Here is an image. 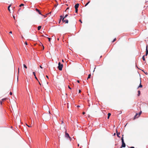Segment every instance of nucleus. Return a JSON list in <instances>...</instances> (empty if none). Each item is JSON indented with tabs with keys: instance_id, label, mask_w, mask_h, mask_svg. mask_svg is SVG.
<instances>
[{
	"instance_id": "aec40b11",
	"label": "nucleus",
	"mask_w": 148,
	"mask_h": 148,
	"mask_svg": "<svg viewBox=\"0 0 148 148\" xmlns=\"http://www.w3.org/2000/svg\"><path fill=\"white\" fill-rule=\"evenodd\" d=\"M78 11V9H75V12L76 13H77Z\"/></svg>"
},
{
	"instance_id": "37998d69",
	"label": "nucleus",
	"mask_w": 148,
	"mask_h": 148,
	"mask_svg": "<svg viewBox=\"0 0 148 148\" xmlns=\"http://www.w3.org/2000/svg\"><path fill=\"white\" fill-rule=\"evenodd\" d=\"M110 116H108V119H109V117H110Z\"/></svg>"
},
{
	"instance_id": "0eeeda50",
	"label": "nucleus",
	"mask_w": 148,
	"mask_h": 148,
	"mask_svg": "<svg viewBox=\"0 0 148 148\" xmlns=\"http://www.w3.org/2000/svg\"><path fill=\"white\" fill-rule=\"evenodd\" d=\"M79 3L76 4L75 6V9H78V8L79 7Z\"/></svg>"
},
{
	"instance_id": "c03bdc74",
	"label": "nucleus",
	"mask_w": 148,
	"mask_h": 148,
	"mask_svg": "<svg viewBox=\"0 0 148 148\" xmlns=\"http://www.w3.org/2000/svg\"><path fill=\"white\" fill-rule=\"evenodd\" d=\"M42 36H43V37H46V36H44V35H42Z\"/></svg>"
},
{
	"instance_id": "f03ea898",
	"label": "nucleus",
	"mask_w": 148,
	"mask_h": 148,
	"mask_svg": "<svg viewBox=\"0 0 148 148\" xmlns=\"http://www.w3.org/2000/svg\"><path fill=\"white\" fill-rule=\"evenodd\" d=\"M123 135L122 136V137L121 138V141L122 143V145L121 146V148H122V147H125V143L123 138Z\"/></svg>"
},
{
	"instance_id": "2eb2a0df",
	"label": "nucleus",
	"mask_w": 148,
	"mask_h": 148,
	"mask_svg": "<svg viewBox=\"0 0 148 148\" xmlns=\"http://www.w3.org/2000/svg\"><path fill=\"white\" fill-rule=\"evenodd\" d=\"M138 96H139L140 95V90H138Z\"/></svg>"
},
{
	"instance_id": "3c124183",
	"label": "nucleus",
	"mask_w": 148,
	"mask_h": 148,
	"mask_svg": "<svg viewBox=\"0 0 148 148\" xmlns=\"http://www.w3.org/2000/svg\"><path fill=\"white\" fill-rule=\"evenodd\" d=\"M77 107H80V106H77Z\"/></svg>"
},
{
	"instance_id": "13d9d810",
	"label": "nucleus",
	"mask_w": 148,
	"mask_h": 148,
	"mask_svg": "<svg viewBox=\"0 0 148 148\" xmlns=\"http://www.w3.org/2000/svg\"><path fill=\"white\" fill-rule=\"evenodd\" d=\"M58 40H59V38H58Z\"/></svg>"
},
{
	"instance_id": "a211bd4d",
	"label": "nucleus",
	"mask_w": 148,
	"mask_h": 148,
	"mask_svg": "<svg viewBox=\"0 0 148 148\" xmlns=\"http://www.w3.org/2000/svg\"><path fill=\"white\" fill-rule=\"evenodd\" d=\"M23 66L24 68H25L26 69H27V67L26 66L25 64H23Z\"/></svg>"
},
{
	"instance_id": "bb28decb",
	"label": "nucleus",
	"mask_w": 148,
	"mask_h": 148,
	"mask_svg": "<svg viewBox=\"0 0 148 148\" xmlns=\"http://www.w3.org/2000/svg\"><path fill=\"white\" fill-rule=\"evenodd\" d=\"M10 95H12V93L11 92H10Z\"/></svg>"
},
{
	"instance_id": "4468645a",
	"label": "nucleus",
	"mask_w": 148,
	"mask_h": 148,
	"mask_svg": "<svg viewBox=\"0 0 148 148\" xmlns=\"http://www.w3.org/2000/svg\"><path fill=\"white\" fill-rule=\"evenodd\" d=\"M91 76V75L90 74H89L88 75V77L87 78V79H88L90 78V77Z\"/></svg>"
},
{
	"instance_id": "09e8293b",
	"label": "nucleus",
	"mask_w": 148,
	"mask_h": 148,
	"mask_svg": "<svg viewBox=\"0 0 148 148\" xmlns=\"http://www.w3.org/2000/svg\"><path fill=\"white\" fill-rule=\"evenodd\" d=\"M62 62H64V61L63 60H62Z\"/></svg>"
},
{
	"instance_id": "5fc2aeb1",
	"label": "nucleus",
	"mask_w": 148,
	"mask_h": 148,
	"mask_svg": "<svg viewBox=\"0 0 148 148\" xmlns=\"http://www.w3.org/2000/svg\"><path fill=\"white\" fill-rule=\"evenodd\" d=\"M20 9H21V8H20L19 9V10H18V11H19V10H20Z\"/></svg>"
},
{
	"instance_id": "864d4df0",
	"label": "nucleus",
	"mask_w": 148,
	"mask_h": 148,
	"mask_svg": "<svg viewBox=\"0 0 148 148\" xmlns=\"http://www.w3.org/2000/svg\"><path fill=\"white\" fill-rule=\"evenodd\" d=\"M115 134H115V133H114V135H115Z\"/></svg>"
},
{
	"instance_id": "2f4dec72",
	"label": "nucleus",
	"mask_w": 148,
	"mask_h": 148,
	"mask_svg": "<svg viewBox=\"0 0 148 148\" xmlns=\"http://www.w3.org/2000/svg\"><path fill=\"white\" fill-rule=\"evenodd\" d=\"M68 88L69 89H71V88L70 87V86H68Z\"/></svg>"
},
{
	"instance_id": "dca6fc26",
	"label": "nucleus",
	"mask_w": 148,
	"mask_h": 148,
	"mask_svg": "<svg viewBox=\"0 0 148 148\" xmlns=\"http://www.w3.org/2000/svg\"><path fill=\"white\" fill-rule=\"evenodd\" d=\"M145 55L143 56L142 57V59L143 61H145Z\"/></svg>"
},
{
	"instance_id": "72a5a7b5",
	"label": "nucleus",
	"mask_w": 148,
	"mask_h": 148,
	"mask_svg": "<svg viewBox=\"0 0 148 148\" xmlns=\"http://www.w3.org/2000/svg\"><path fill=\"white\" fill-rule=\"evenodd\" d=\"M25 44L26 45H27V42H25Z\"/></svg>"
},
{
	"instance_id": "c9c22d12",
	"label": "nucleus",
	"mask_w": 148,
	"mask_h": 148,
	"mask_svg": "<svg viewBox=\"0 0 148 148\" xmlns=\"http://www.w3.org/2000/svg\"><path fill=\"white\" fill-rule=\"evenodd\" d=\"M82 114H85V112H82Z\"/></svg>"
},
{
	"instance_id": "f8f14e48",
	"label": "nucleus",
	"mask_w": 148,
	"mask_h": 148,
	"mask_svg": "<svg viewBox=\"0 0 148 148\" xmlns=\"http://www.w3.org/2000/svg\"><path fill=\"white\" fill-rule=\"evenodd\" d=\"M11 6V5L10 4L8 7V10L10 12V8Z\"/></svg>"
},
{
	"instance_id": "473e14b6",
	"label": "nucleus",
	"mask_w": 148,
	"mask_h": 148,
	"mask_svg": "<svg viewBox=\"0 0 148 148\" xmlns=\"http://www.w3.org/2000/svg\"><path fill=\"white\" fill-rule=\"evenodd\" d=\"M62 18H61L60 19V20L59 21V23H60V21H61V19H62Z\"/></svg>"
},
{
	"instance_id": "f3484780",
	"label": "nucleus",
	"mask_w": 148,
	"mask_h": 148,
	"mask_svg": "<svg viewBox=\"0 0 148 148\" xmlns=\"http://www.w3.org/2000/svg\"><path fill=\"white\" fill-rule=\"evenodd\" d=\"M141 113H142V111H140V112H139L138 114V117H139L140 116V115L141 114Z\"/></svg>"
},
{
	"instance_id": "c756f323",
	"label": "nucleus",
	"mask_w": 148,
	"mask_h": 148,
	"mask_svg": "<svg viewBox=\"0 0 148 148\" xmlns=\"http://www.w3.org/2000/svg\"><path fill=\"white\" fill-rule=\"evenodd\" d=\"M13 17L14 19L15 20V16H13Z\"/></svg>"
},
{
	"instance_id": "58836bf2",
	"label": "nucleus",
	"mask_w": 148,
	"mask_h": 148,
	"mask_svg": "<svg viewBox=\"0 0 148 148\" xmlns=\"http://www.w3.org/2000/svg\"><path fill=\"white\" fill-rule=\"evenodd\" d=\"M6 99L5 98V99H2V100L3 101H4V100H5Z\"/></svg>"
},
{
	"instance_id": "a19ab883",
	"label": "nucleus",
	"mask_w": 148,
	"mask_h": 148,
	"mask_svg": "<svg viewBox=\"0 0 148 148\" xmlns=\"http://www.w3.org/2000/svg\"><path fill=\"white\" fill-rule=\"evenodd\" d=\"M18 73H19V68H18Z\"/></svg>"
},
{
	"instance_id": "ddd939ff",
	"label": "nucleus",
	"mask_w": 148,
	"mask_h": 148,
	"mask_svg": "<svg viewBox=\"0 0 148 148\" xmlns=\"http://www.w3.org/2000/svg\"><path fill=\"white\" fill-rule=\"evenodd\" d=\"M41 28V26H39L38 27V30H40Z\"/></svg>"
},
{
	"instance_id": "7c9ffc66",
	"label": "nucleus",
	"mask_w": 148,
	"mask_h": 148,
	"mask_svg": "<svg viewBox=\"0 0 148 148\" xmlns=\"http://www.w3.org/2000/svg\"><path fill=\"white\" fill-rule=\"evenodd\" d=\"M81 90H79V93H80L81 92Z\"/></svg>"
},
{
	"instance_id": "de8ad7c7",
	"label": "nucleus",
	"mask_w": 148,
	"mask_h": 148,
	"mask_svg": "<svg viewBox=\"0 0 148 148\" xmlns=\"http://www.w3.org/2000/svg\"><path fill=\"white\" fill-rule=\"evenodd\" d=\"M69 9V8H67L66 9V10H67L68 9Z\"/></svg>"
},
{
	"instance_id": "cd10ccee",
	"label": "nucleus",
	"mask_w": 148,
	"mask_h": 148,
	"mask_svg": "<svg viewBox=\"0 0 148 148\" xmlns=\"http://www.w3.org/2000/svg\"><path fill=\"white\" fill-rule=\"evenodd\" d=\"M40 45H42V46L43 45L41 43V42H40Z\"/></svg>"
},
{
	"instance_id": "4c0bfd02",
	"label": "nucleus",
	"mask_w": 148,
	"mask_h": 148,
	"mask_svg": "<svg viewBox=\"0 0 148 148\" xmlns=\"http://www.w3.org/2000/svg\"><path fill=\"white\" fill-rule=\"evenodd\" d=\"M38 82V83H39V84H40V85L41 86V84L39 82V81Z\"/></svg>"
},
{
	"instance_id": "7ed1b4c3",
	"label": "nucleus",
	"mask_w": 148,
	"mask_h": 148,
	"mask_svg": "<svg viewBox=\"0 0 148 148\" xmlns=\"http://www.w3.org/2000/svg\"><path fill=\"white\" fill-rule=\"evenodd\" d=\"M63 65L62 64H61L60 62H59L58 64V67L59 70L60 71H61L62 70V68L63 67Z\"/></svg>"
},
{
	"instance_id": "f257e3e1",
	"label": "nucleus",
	"mask_w": 148,
	"mask_h": 148,
	"mask_svg": "<svg viewBox=\"0 0 148 148\" xmlns=\"http://www.w3.org/2000/svg\"><path fill=\"white\" fill-rule=\"evenodd\" d=\"M65 138H66L67 139L69 140V141H70L71 140V138L69 136V134L67 132L66 130L65 132Z\"/></svg>"
},
{
	"instance_id": "6e6552de",
	"label": "nucleus",
	"mask_w": 148,
	"mask_h": 148,
	"mask_svg": "<svg viewBox=\"0 0 148 148\" xmlns=\"http://www.w3.org/2000/svg\"><path fill=\"white\" fill-rule=\"evenodd\" d=\"M36 10L37 12L39 14L42 15L41 12H40L39 10L38 9L36 8L35 9Z\"/></svg>"
},
{
	"instance_id": "412c9836",
	"label": "nucleus",
	"mask_w": 148,
	"mask_h": 148,
	"mask_svg": "<svg viewBox=\"0 0 148 148\" xmlns=\"http://www.w3.org/2000/svg\"><path fill=\"white\" fill-rule=\"evenodd\" d=\"M68 14H66V15L63 18H66V17H67V16H68Z\"/></svg>"
},
{
	"instance_id": "393cba45",
	"label": "nucleus",
	"mask_w": 148,
	"mask_h": 148,
	"mask_svg": "<svg viewBox=\"0 0 148 148\" xmlns=\"http://www.w3.org/2000/svg\"><path fill=\"white\" fill-rule=\"evenodd\" d=\"M110 115H111V114L110 113H109L108 114V116H110Z\"/></svg>"
},
{
	"instance_id": "39448f33",
	"label": "nucleus",
	"mask_w": 148,
	"mask_h": 148,
	"mask_svg": "<svg viewBox=\"0 0 148 148\" xmlns=\"http://www.w3.org/2000/svg\"><path fill=\"white\" fill-rule=\"evenodd\" d=\"M148 54V50L147 49V46H146L145 56H147Z\"/></svg>"
},
{
	"instance_id": "5701e85b",
	"label": "nucleus",
	"mask_w": 148,
	"mask_h": 148,
	"mask_svg": "<svg viewBox=\"0 0 148 148\" xmlns=\"http://www.w3.org/2000/svg\"><path fill=\"white\" fill-rule=\"evenodd\" d=\"M48 39V40H49V41L50 42V40H51V38H47Z\"/></svg>"
},
{
	"instance_id": "9d476101",
	"label": "nucleus",
	"mask_w": 148,
	"mask_h": 148,
	"mask_svg": "<svg viewBox=\"0 0 148 148\" xmlns=\"http://www.w3.org/2000/svg\"><path fill=\"white\" fill-rule=\"evenodd\" d=\"M140 84L139 86H138V88H142L143 87L142 85L141 84V81L140 80Z\"/></svg>"
},
{
	"instance_id": "c85d7f7f",
	"label": "nucleus",
	"mask_w": 148,
	"mask_h": 148,
	"mask_svg": "<svg viewBox=\"0 0 148 148\" xmlns=\"http://www.w3.org/2000/svg\"><path fill=\"white\" fill-rule=\"evenodd\" d=\"M79 21L81 23H82V21L81 20H79Z\"/></svg>"
},
{
	"instance_id": "79ce46f5",
	"label": "nucleus",
	"mask_w": 148,
	"mask_h": 148,
	"mask_svg": "<svg viewBox=\"0 0 148 148\" xmlns=\"http://www.w3.org/2000/svg\"><path fill=\"white\" fill-rule=\"evenodd\" d=\"M40 67L41 68V69H42V66H40Z\"/></svg>"
},
{
	"instance_id": "8fccbe9b",
	"label": "nucleus",
	"mask_w": 148,
	"mask_h": 148,
	"mask_svg": "<svg viewBox=\"0 0 148 148\" xmlns=\"http://www.w3.org/2000/svg\"><path fill=\"white\" fill-rule=\"evenodd\" d=\"M47 16V15L46 14V15L45 16V17H46V16Z\"/></svg>"
},
{
	"instance_id": "f704fd0d",
	"label": "nucleus",
	"mask_w": 148,
	"mask_h": 148,
	"mask_svg": "<svg viewBox=\"0 0 148 148\" xmlns=\"http://www.w3.org/2000/svg\"><path fill=\"white\" fill-rule=\"evenodd\" d=\"M46 76L48 79H49V77L47 75H46Z\"/></svg>"
},
{
	"instance_id": "a878e982",
	"label": "nucleus",
	"mask_w": 148,
	"mask_h": 148,
	"mask_svg": "<svg viewBox=\"0 0 148 148\" xmlns=\"http://www.w3.org/2000/svg\"><path fill=\"white\" fill-rule=\"evenodd\" d=\"M26 125L29 127H31L32 126H29V125H27V124H26Z\"/></svg>"
},
{
	"instance_id": "20e7f679",
	"label": "nucleus",
	"mask_w": 148,
	"mask_h": 148,
	"mask_svg": "<svg viewBox=\"0 0 148 148\" xmlns=\"http://www.w3.org/2000/svg\"><path fill=\"white\" fill-rule=\"evenodd\" d=\"M64 18H62V21H63V22H64L65 23H68V20H64Z\"/></svg>"
},
{
	"instance_id": "49530a36",
	"label": "nucleus",
	"mask_w": 148,
	"mask_h": 148,
	"mask_svg": "<svg viewBox=\"0 0 148 148\" xmlns=\"http://www.w3.org/2000/svg\"><path fill=\"white\" fill-rule=\"evenodd\" d=\"M77 82L78 83H79V80H77Z\"/></svg>"
},
{
	"instance_id": "ea45409f",
	"label": "nucleus",
	"mask_w": 148,
	"mask_h": 148,
	"mask_svg": "<svg viewBox=\"0 0 148 148\" xmlns=\"http://www.w3.org/2000/svg\"><path fill=\"white\" fill-rule=\"evenodd\" d=\"M42 47H43V50H44V46L43 45H42Z\"/></svg>"
},
{
	"instance_id": "a18cd8bd",
	"label": "nucleus",
	"mask_w": 148,
	"mask_h": 148,
	"mask_svg": "<svg viewBox=\"0 0 148 148\" xmlns=\"http://www.w3.org/2000/svg\"><path fill=\"white\" fill-rule=\"evenodd\" d=\"M9 33H10V34H12V31L10 32Z\"/></svg>"
},
{
	"instance_id": "6e6d98bb",
	"label": "nucleus",
	"mask_w": 148,
	"mask_h": 148,
	"mask_svg": "<svg viewBox=\"0 0 148 148\" xmlns=\"http://www.w3.org/2000/svg\"><path fill=\"white\" fill-rule=\"evenodd\" d=\"M49 114H51L50 112L49 111Z\"/></svg>"
},
{
	"instance_id": "4be33fe9",
	"label": "nucleus",
	"mask_w": 148,
	"mask_h": 148,
	"mask_svg": "<svg viewBox=\"0 0 148 148\" xmlns=\"http://www.w3.org/2000/svg\"><path fill=\"white\" fill-rule=\"evenodd\" d=\"M89 3H90V1H89L85 5V6H87L89 4Z\"/></svg>"
},
{
	"instance_id": "9b49d317",
	"label": "nucleus",
	"mask_w": 148,
	"mask_h": 148,
	"mask_svg": "<svg viewBox=\"0 0 148 148\" xmlns=\"http://www.w3.org/2000/svg\"><path fill=\"white\" fill-rule=\"evenodd\" d=\"M116 133H117V136L119 137V138H120V136H119V135L120 134V132H119V133H118L117 132V130H116Z\"/></svg>"
},
{
	"instance_id": "1a4fd4ad",
	"label": "nucleus",
	"mask_w": 148,
	"mask_h": 148,
	"mask_svg": "<svg viewBox=\"0 0 148 148\" xmlns=\"http://www.w3.org/2000/svg\"><path fill=\"white\" fill-rule=\"evenodd\" d=\"M33 74H34V76H35V78L38 81V80L37 78V77H36V74H35V72H33Z\"/></svg>"
},
{
	"instance_id": "423d86ee",
	"label": "nucleus",
	"mask_w": 148,
	"mask_h": 148,
	"mask_svg": "<svg viewBox=\"0 0 148 148\" xmlns=\"http://www.w3.org/2000/svg\"><path fill=\"white\" fill-rule=\"evenodd\" d=\"M138 113H136L135 115L134 116L133 120L135 119H136L138 118L139 117H138Z\"/></svg>"
},
{
	"instance_id": "4d7b16f0",
	"label": "nucleus",
	"mask_w": 148,
	"mask_h": 148,
	"mask_svg": "<svg viewBox=\"0 0 148 148\" xmlns=\"http://www.w3.org/2000/svg\"><path fill=\"white\" fill-rule=\"evenodd\" d=\"M69 108V106H68L67 108Z\"/></svg>"
},
{
	"instance_id": "e433bc0d",
	"label": "nucleus",
	"mask_w": 148,
	"mask_h": 148,
	"mask_svg": "<svg viewBox=\"0 0 148 148\" xmlns=\"http://www.w3.org/2000/svg\"><path fill=\"white\" fill-rule=\"evenodd\" d=\"M130 148H134V147H130Z\"/></svg>"
},
{
	"instance_id": "603ef678",
	"label": "nucleus",
	"mask_w": 148,
	"mask_h": 148,
	"mask_svg": "<svg viewBox=\"0 0 148 148\" xmlns=\"http://www.w3.org/2000/svg\"><path fill=\"white\" fill-rule=\"evenodd\" d=\"M2 102L1 101V104H2Z\"/></svg>"
},
{
	"instance_id": "b1692460",
	"label": "nucleus",
	"mask_w": 148,
	"mask_h": 148,
	"mask_svg": "<svg viewBox=\"0 0 148 148\" xmlns=\"http://www.w3.org/2000/svg\"><path fill=\"white\" fill-rule=\"evenodd\" d=\"M116 38H114V40H113V41H112V42H114L116 40Z\"/></svg>"
},
{
	"instance_id": "6ab92c4d",
	"label": "nucleus",
	"mask_w": 148,
	"mask_h": 148,
	"mask_svg": "<svg viewBox=\"0 0 148 148\" xmlns=\"http://www.w3.org/2000/svg\"><path fill=\"white\" fill-rule=\"evenodd\" d=\"M24 5V4L23 3H22L21 4H20L19 5V7H21L22 6H23Z\"/></svg>"
}]
</instances>
